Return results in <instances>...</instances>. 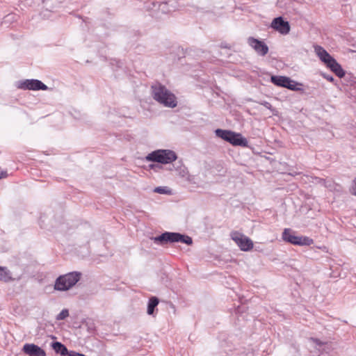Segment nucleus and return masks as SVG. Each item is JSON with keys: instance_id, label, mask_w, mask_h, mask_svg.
Returning a JSON list of instances; mask_svg holds the SVG:
<instances>
[{"instance_id": "nucleus-11", "label": "nucleus", "mask_w": 356, "mask_h": 356, "mask_svg": "<svg viewBox=\"0 0 356 356\" xmlns=\"http://www.w3.org/2000/svg\"><path fill=\"white\" fill-rule=\"evenodd\" d=\"M271 27L283 35H286L290 31L289 23L282 17L275 18L271 23Z\"/></svg>"}, {"instance_id": "nucleus-16", "label": "nucleus", "mask_w": 356, "mask_h": 356, "mask_svg": "<svg viewBox=\"0 0 356 356\" xmlns=\"http://www.w3.org/2000/svg\"><path fill=\"white\" fill-rule=\"evenodd\" d=\"M11 280V274L7 268L0 266V280L8 282Z\"/></svg>"}, {"instance_id": "nucleus-19", "label": "nucleus", "mask_w": 356, "mask_h": 356, "mask_svg": "<svg viewBox=\"0 0 356 356\" xmlns=\"http://www.w3.org/2000/svg\"><path fill=\"white\" fill-rule=\"evenodd\" d=\"M349 192L351 195L356 196V178L353 180L352 185L349 188Z\"/></svg>"}, {"instance_id": "nucleus-18", "label": "nucleus", "mask_w": 356, "mask_h": 356, "mask_svg": "<svg viewBox=\"0 0 356 356\" xmlns=\"http://www.w3.org/2000/svg\"><path fill=\"white\" fill-rule=\"evenodd\" d=\"M69 316L67 309H63L57 316V320H63Z\"/></svg>"}, {"instance_id": "nucleus-22", "label": "nucleus", "mask_w": 356, "mask_h": 356, "mask_svg": "<svg viewBox=\"0 0 356 356\" xmlns=\"http://www.w3.org/2000/svg\"><path fill=\"white\" fill-rule=\"evenodd\" d=\"M7 177V172L0 170V179L5 178Z\"/></svg>"}, {"instance_id": "nucleus-12", "label": "nucleus", "mask_w": 356, "mask_h": 356, "mask_svg": "<svg viewBox=\"0 0 356 356\" xmlns=\"http://www.w3.org/2000/svg\"><path fill=\"white\" fill-rule=\"evenodd\" d=\"M24 353L35 356H46L45 351L38 346L33 343H26L23 346Z\"/></svg>"}, {"instance_id": "nucleus-14", "label": "nucleus", "mask_w": 356, "mask_h": 356, "mask_svg": "<svg viewBox=\"0 0 356 356\" xmlns=\"http://www.w3.org/2000/svg\"><path fill=\"white\" fill-rule=\"evenodd\" d=\"M337 76L342 78L345 75V72L341 66L334 58L330 63L327 65Z\"/></svg>"}, {"instance_id": "nucleus-6", "label": "nucleus", "mask_w": 356, "mask_h": 356, "mask_svg": "<svg viewBox=\"0 0 356 356\" xmlns=\"http://www.w3.org/2000/svg\"><path fill=\"white\" fill-rule=\"evenodd\" d=\"M282 239L289 243L296 245H311L314 243V240L308 236H295L289 228L284 229L282 232Z\"/></svg>"}, {"instance_id": "nucleus-15", "label": "nucleus", "mask_w": 356, "mask_h": 356, "mask_svg": "<svg viewBox=\"0 0 356 356\" xmlns=\"http://www.w3.org/2000/svg\"><path fill=\"white\" fill-rule=\"evenodd\" d=\"M51 347L56 353L60 354L62 356L69 355L70 351H68L67 348L60 342H53L51 343Z\"/></svg>"}, {"instance_id": "nucleus-21", "label": "nucleus", "mask_w": 356, "mask_h": 356, "mask_svg": "<svg viewBox=\"0 0 356 356\" xmlns=\"http://www.w3.org/2000/svg\"><path fill=\"white\" fill-rule=\"evenodd\" d=\"M55 1V0H45L44 1V3L46 7H50L51 6V4L52 3H54Z\"/></svg>"}, {"instance_id": "nucleus-8", "label": "nucleus", "mask_w": 356, "mask_h": 356, "mask_svg": "<svg viewBox=\"0 0 356 356\" xmlns=\"http://www.w3.org/2000/svg\"><path fill=\"white\" fill-rule=\"evenodd\" d=\"M16 87L24 90H47L48 87L38 79H24L16 82Z\"/></svg>"}, {"instance_id": "nucleus-17", "label": "nucleus", "mask_w": 356, "mask_h": 356, "mask_svg": "<svg viewBox=\"0 0 356 356\" xmlns=\"http://www.w3.org/2000/svg\"><path fill=\"white\" fill-rule=\"evenodd\" d=\"M159 304V299L156 297H152L148 302L147 314L151 315L154 313V308Z\"/></svg>"}, {"instance_id": "nucleus-23", "label": "nucleus", "mask_w": 356, "mask_h": 356, "mask_svg": "<svg viewBox=\"0 0 356 356\" xmlns=\"http://www.w3.org/2000/svg\"><path fill=\"white\" fill-rule=\"evenodd\" d=\"M154 191L157 192V193H165V189L163 188H161V187H158V188H156Z\"/></svg>"}, {"instance_id": "nucleus-3", "label": "nucleus", "mask_w": 356, "mask_h": 356, "mask_svg": "<svg viewBox=\"0 0 356 356\" xmlns=\"http://www.w3.org/2000/svg\"><path fill=\"white\" fill-rule=\"evenodd\" d=\"M152 240L154 243L161 245L168 242H181L187 245H191L193 243V240L190 236L174 232L163 233L159 236L152 238Z\"/></svg>"}, {"instance_id": "nucleus-2", "label": "nucleus", "mask_w": 356, "mask_h": 356, "mask_svg": "<svg viewBox=\"0 0 356 356\" xmlns=\"http://www.w3.org/2000/svg\"><path fill=\"white\" fill-rule=\"evenodd\" d=\"M81 273L78 271H72L60 275L54 282V289L58 291H67L70 290L81 280Z\"/></svg>"}, {"instance_id": "nucleus-7", "label": "nucleus", "mask_w": 356, "mask_h": 356, "mask_svg": "<svg viewBox=\"0 0 356 356\" xmlns=\"http://www.w3.org/2000/svg\"><path fill=\"white\" fill-rule=\"evenodd\" d=\"M230 236L241 250L248 252L253 248L254 243L252 241L242 233L234 231L231 232Z\"/></svg>"}, {"instance_id": "nucleus-9", "label": "nucleus", "mask_w": 356, "mask_h": 356, "mask_svg": "<svg viewBox=\"0 0 356 356\" xmlns=\"http://www.w3.org/2000/svg\"><path fill=\"white\" fill-rule=\"evenodd\" d=\"M270 81L275 86L286 88L292 90H297V83L289 77L284 76H272Z\"/></svg>"}, {"instance_id": "nucleus-13", "label": "nucleus", "mask_w": 356, "mask_h": 356, "mask_svg": "<svg viewBox=\"0 0 356 356\" xmlns=\"http://www.w3.org/2000/svg\"><path fill=\"white\" fill-rule=\"evenodd\" d=\"M314 49L320 60L323 62L326 66L329 65L331 60L334 59V58L332 57L330 54L322 47L317 45L314 47Z\"/></svg>"}, {"instance_id": "nucleus-24", "label": "nucleus", "mask_w": 356, "mask_h": 356, "mask_svg": "<svg viewBox=\"0 0 356 356\" xmlns=\"http://www.w3.org/2000/svg\"><path fill=\"white\" fill-rule=\"evenodd\" d=\"M326 79L330 81H332L334 80V78L332 76H326Z\"/></svg>"}, {"instance_id": "nucleus-4", "label": "nucleus", "mask_w": 356, "mask_h": 356, "mask_svg": "<svg viewBox=\"0 0 356 356\" xmlns=\"http://www.w3.org/2000/svg\"><path fill=\"white\" fill-rule=\"evenodd\" d=\"M177 159L175 153L169 149H159L146 156V160L163 164L170 163Z\"/></svg>"}, {"instance_id": "nucleus-20", "label": "nucleus", "mask_w": 356, "mask_h": 356, "mask_svg": "<svg viewBox=\"0 0 356 356\" xmlns=\"http://www.w3.org/2000/svg\"><path fill=\"white\" fill-rule=\"evenodd\" d=\"M68 356H85V355L83 354L74 352V351H70Z\"/></svg>"}, {"instance_id": "nucleus-1", "label": "nucleus", "mask_w": 356, "mask_h": 356, "mask_svg": "<svg viewBox=\"0 0 356 356\" xmlns=\"http://www.w3.org/2000/svg\"><path fill=\"white\" fill-rule=\"evenodd\" d=\"M152 95L154 100L166 107L175 108L177 105L175 95L160 83L152 86Z\"/></svg>"}, {"instance_id": "nucleus-5", "label": "nucleus", "mask_w": 356, "mask_h": 356, "mask_svg": "<svg viewBox=\"0 0 356 356\" xmlns=\"http://www.w3.org/2000/svg\"><path fill=\"white\" fill-rule=\"evenodd\" d=\"M216 134L217 136L229 142L233 145L247 146L248 141L241 134L222 129H217Z\"/></svg>"}, {"instance_id": "nucleus-10", "label": "nucleus", "mask_w": 356, "mask_h": 356, "mask_svg": "<svg viewBox=\"0 0 356 356\" xmlns=\"http://www.w3.org/2000/svg\"><path fill=\"white\" fill-rule=\"evenodd\" d=\"M248 44L260 56H264L268 52V47L264 42L253 37L248 38Z\"/></svg>"}]
</instances>
